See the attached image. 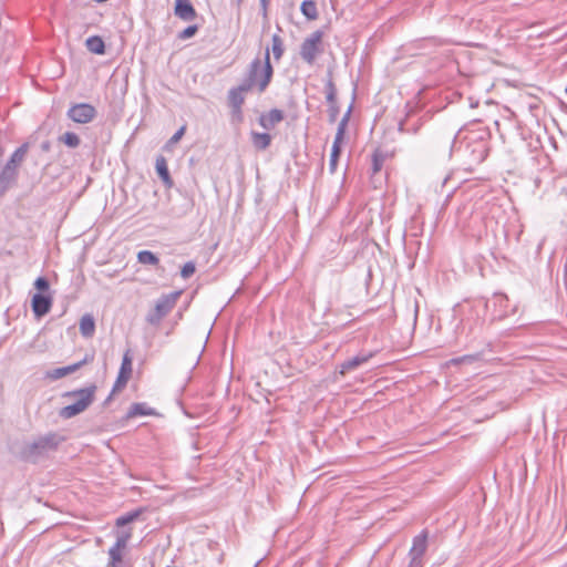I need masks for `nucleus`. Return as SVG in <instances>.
Instances as JSON below:
<instances>
[{
	"mask_svg": "<svg viewBox=\"0 0 567 567\" xmlns=\"http://www.w3.org/2000/svg\"><path fill=\"white\" fill-rule=\"evenodd\" d=\"M274 76V68L270 62V50L266 49L264 60L255 58L248 65L247 72L241 80L244 90H257L259 94L264 93L269 86Z\"/></svg>",
	"mask_w": 567,
	"mask_h": 567,
	"instance_id": "f257e3e1",
	"label": "nucleus"
},
{
	"mask_svg": "<svg viewBox=\"0 0 567 567\" xmlns=\"http://www.w3.org/2000/svg\"><path fill=\"white\" fill-rule=\"evenodd\" d=\"M464 140V156L467 159V164L473 166L484 162L489 152V130L483 126L471 130Z\"/></svg>",
	"mask_w": 567,
	"mask_h": 567,
	"instance_id": "f03ea898",
	"label": "nucleus"
},
{
	"mask_svg": "<svg viewBox=\"0 0 567 567\" xmlns=\"http://www.w3.org/2000/svg\"><path fill=\"white\" fill-rule=\"evenodd\" d=\"M64 440V436L55 432H49L44 435H40L32 442L23 445L20 451V458L24 462L37 463L41 457L48 455L50 452L56 451Z\"/></svg>",
	"mask_w": 567,
	"mask_h": 567,
	"instance_id": "7ed1b4c3",
	"label": "nucleus"
},
{
	"mask_svg": "<svg viewBox=\"0 0 567 567\" xmlns=\"http://www.w3.org/2000/svg\"><path fill=\"white\" fill-rule=\"evenodd\" d=\"M96 390V384L92 383L89 386L65 392L63 396L72 399L73 403L63 406L59 415L68 420L84 412L94 402Z\"/></svg>",
	"mask_w": 567,
	"mask_h": 567,
	"instance_id": "20e7f679",
	"label": "nucleus"
},
{
	"mask_svg": "<svg viewBox=\"0 0 567 567\" xmlns=\"http://www.w3.org/2000/svg\"><path fill=\"white\" fill-rule=\"evenodd\" d=\"M132 536V528L115 532V542L107 550L105 567H133V561L128 557V543Z\"/></svg>",
	"mask_w": 567,
	"mask_h": 567,
	"instance_id": "39448f33",
	"label": "nucleus"
},
{
	"mask_svg": "<svg viewBox=\"0 0 567 567\" xmlns=\"http://www.w3.org/2000/svg\"><path fill=\"white\" fill-rule=\"evenodd\" d=\"M182 293V290H177L162 295L156 300L154 309L146 315V322L154 327L159 326L162 320L175 308Z\"/></svg>",
	"mask_w": 567,
	"mask_h": 567,
	"instance_id": "423d86ee",
	"label": "nucleus"
},
{
	"mask_svg": "<svg viewBox=\"0 0 567 567\" xmlns=\"http://www.w3.org/2000/svg\"><path fill=\"white\" fill-rule=\"evenodd\" d=\"M323 31L316 30L307 37L300 45V58L309 65H313L318 55L323 53Z\"/></svg>",
	"mask_w": 567,
	"mask_h": 567,
	"instance_id": "0eeeda50",
	"label": "nucleus"
},
{
	"mask_svg": "<svg viewBox=\"0 0 567 567\" xmlns=\"http://www.w3.org/2000/svg\"><path fill=\"white\" fill-rule=\"evenodd\" d=\"M485 308L491 310L493 320H502L514 312L507 296L501 292L494 293L492 299L485 302Z\"/></svg>",
	"mask_w": 567,
	"mask_h": 567,
	"instance_id": "6e6552de",
	"label": "nucleus"
},
{
	"mask_svg": "<svg viewBox=\"0 0 567 567\" xmlns=\"http://www.w3.org/2000/svg\"><path fill=\"white\" fill-rule=\"evenodd\" d=\"M66 115L75 123L86 124L94 120L96 110L89 103H78L68 110Z\"/></svg>",
	"mask_w": 567,
	"mask_h": 567,
	"instance_id": "1a4fd4ad",
	"label": "nucleus"
},
{
	"mask_svg": "<svg viewBox=\"0 0 567 567\" xmlns=\"http://www.w3.org/2000/svg\"><path fill=\"white\" fill-rule=\"evenodd\" d=\"M132 355H131V350H126L124 355H123V359H122V364H121V368H120V372H118V375L114 382V385H113V389H112V393H115L117 391H121L122 389H124L131 378V374H132Z\"/></svg>",
	"mask_w": 567,
	"mask_h": 567,
	"instance_id": "9d476101",
	"label": "nucleus"
},
{
	"mask_svg": "<svg viewBox=\"0 0 567 567\" xmlns=\"http://www.w3.org/2000/svg\"><path fill=\"white\" fill-rule=\"evenodd\" d=\"M374 355V352L370 351V352H360L359 354L350 358V359H347L346 361H343L339 368H340V373L341 374H346L350 371H353L355 370L357 368H359L360 365L367 363L372 357Z\"/></svg>",
	"mask_w": 567,
	"mask_h": 567,
	"instance_id": "9b49d317",
	"label": "nucleus"
},
{
	"mask_svg": "<svg viewBox=\"0 0 567 567\" xmlns=\"http://www.w3.org/2000/svg\"><path fill=\"white\" fill-rule=\"evenodd\" d=\"M174 14L183 21H192L197 17L189 0H175Z\"/></svg>",
	"mask_w": 567,
	"mask_h": 567,
	"instance_id": "f8f14e48",
	"label": "nucleus"
},
{
	"mask_svg": "<svg viewBox=\"0 0 567 567\" xmlns=\"http://www.w3.org/2000/svg\"><path fill=\"white\" fill-rule=\"evenodd\" d=\"M285 114L279 109H271L268 113H264L259 116L258 123L265 130H272L277 124L282 122Z\"/></svg>",
	"mask_w": 567,
	"mask_h": 567,
	"instance_id": "ddd939ff",
	"label": "nucleus"
},
{
	"mask_svg": "<svg viewBox=\"0 0 567 567\" xmlns=\"http://www.w3.org/2000/svg\"><path fill=\"white\" fill-rule=\"evenodd\" d=\"M52 306V299L50 296L43 293H35L31 300L32 311L37 317L47 315Z\"/></svg>",
	"mask_w": 567,
	"mask_h": 567,
	"instance_id": "4468645a",
	"label": "nucleus"
},
{
	"mask_svg": "<svg viewBox=\"0 0 567 567\" xmlns=\"http://www.w3.org/2000/svg\"><path fill=\"white\" fill-rule=\"evenodd\" d=\"M427 537L429 533L426 529H423L419 535H416L412 540V547L409 550V556L424 557L427 549Z\"/></svg>",
	"mask_w": 567,
	"mask_h": 567,
	"instance_id": "2eb2a0df",
	"label": "nucleus"
},
{
	"mask_svg": "<svg viewBox=\"0 0 567 567\" xmlns=\"http://www.w3.org/2000/svg\"><path fill=\"white\" fill-rule=\"evenodd\" d=\"M94 360V354H85V357L76 362V363H73V364H70V365H66V367H62V368H58L53 371L52 373V377L55 378V379H60V378H63L68 374H71L73 372H75L76 370H79L81 367H83L84 364L86 363H90Z\"/></svg>",
	"mask_w": 567,
	"mask_h": 567,
	"instance_id": "dca6fc26",
	"label": "nucleus"
},
{
	"mask_svg": "<svg viewBox=\"0 0 567 567\" xmlns=\"http://www.w3.org/2000/svg\"><path fill=\"white\" fill-rule=\"evenodd\" d=\"M155 169H156L158 177L164 183V185L166 187L171 188L174 183H173V179L171 177V174H169V171L167 167L166 158L163 155H159L156 157Z\"/></svg>",
	"mask_w": 567,
	"mask_h": 567,
	"instance_id": "f3484780",
	"label": "nucleus"
},
{
	"mask_svg": "<svg viewBox=\"0 0 567 567\" xmlns=\"http://www.w3.org/2000/svg\"><path fill=\"white\" fill-rule=\"evenodd\" d=\"M250 92L249 90H244V85L240 83L237 86L231 87L228 91L227 100L229 107H238L243 106L245 103L244 94Z\"/></svg>",
	"mask_w": 567,
	"mask_h": 567,
	"instance_id": "a211bd4d",
	"label": "nucleus"
},
{
	"mask_svg": "<svg viewBox=\"0 0 567 567\" xmlns=\"http://www.w3.org/2000/svg\"><path fill=\"white\" fill-rule=\"evenodd\" d=\"M79 329L83 338H92L95 332V320L93 316L90 313L82 316L80 319Z\"/></svg>",
	"mask_w": 567,
	"mask_h": 567,
	"instance_id": "6ab92c4d",
	"label": "nucleus"
},
{
	"mask_svg": "<svg viewBox=\"0 0 567 567\" xmlns=\"http://www.w3.org/2000/svg\"><path fill=\"white\" fill-rule=\"evenodd\" d=\"M29 151V143H23L22 145H20L10 156V158L8 159V162L6 163L7 165H10L11 168L13 169H19V166L21 165V163L23 162L27 153Z\"/></svg>",
	"mask_w": 567,
	"mask_h": 567,
	"instance_id": "aec40b11",
	"label": "nucleus"
},
{
	"mask_svg": "<svg viewBox=\"0 0 567 567\" xmlns=\"http://www.w3.org/2000/svg\"><path fill=\"white\" fill-rule=\"evenodd\" d=\"M324 93L328 106L338 104L337 100V86L333 82L331 72L328 73V78L324 82Z\"/></svg>",
	"mask_w": 567,
	"mask_h": 567,
	"instance_id": "412c9836",
	"label": "nucleus"
},
{
	"mask_svg": "<svg viewBox=\"0 0 567 567\" xmlns=\"http://www.w3.org/2000/svg\"><path fill=\"white\" fill-rule=\"evenodd\" d=\"M153 414H155V411L147 406L146 403H133L126 413V417L132 419L135 416H146Z\"/></svg>",
	"mask_w": 567,
	"mask_h": 567,
	"instance_id": "4be33fe9",
	"label": "nucleus"
},
{
	"mask_svg": "<svg viewBox=\"0 0 567 567\" xmlns=\"http://www.w3.org/2000/svg\"><path fill=\"white\" fill-rule=\"evenodd\" d=\"M343 142L342 137L334 136V141L331 148L330 161H329V169L331 173H334L338 165V159L341 154V144Z\"/></svg>",
	"mask_w": 567,
	"mask_h": 567,
	"instance_id": "5701e85b",
	"label": "nucleus"
},
{
	"mask_svg": "<svg viewBox=\"0 0 567 567\" xmlns=\"http://www.w3.org/2000/svg\"><path fill=\"white\" fill-rule=\"evenodd\" d=\"M251 142L256 150L265 151L270 146L271 136L268 133L251 132Z\"/></svg>",
	"mask_w": 567,
	"mask_h": 567,
	"instance_id": "b1692460",
	"label": "nucleus"
},
{
	"mask_svg": "<svg viewBox=\"0 0 567 567\" xmlns=\"http://www.w3.org/2000/svg\"><path fill=\"white\" fill-rule=\"evenodd\" d=\"M86 49L95 54H104L105 53V44L101 37L92 35L85 41Z\"/></svg>",
	"mask_w": 567,
	"mask_h": 567,
	"instance_id": "393cba45",
	"label": "nucleus"
},
{
	"mask_svg": "<svg viewBox=\"0 0 567 567\" xmlns=\"http://www.w3.org/2000/svg\"><path fill=\"white\" fill-rule=\"evenodd\" d=\"M388 158V154L385 152H383L382 150L380 148H377L373 153H372V156H371V161H372V166H371V169H372V174H377L379 173L382 167H383V164L385 162V159Z\"/></svg>",
	"mask_w": 567,
	"mask_h": 567,
	"instance_id": "a878e982",
	"label": "nucleus"
},
{
	"mask_svg": "<svg viewBox=\"0 0 567 567\" xmlns=\"http://www.w3.org/2000/svg\"><path fill=\"white\" fill-rule=\"evenodd\" d=\"M301 13L309 20H316L319 16L317 3L313 0H305L300 6Z\"/></svg>",
	"mask_w": 567,
	"mask_h": 567,
	"instance_id": "bb28decb",
	"label": "nucleus"
},
{
	"mask_svg": "<svg viewBox=\"0 0 567 567\" xmlns=\"http://www.w3.org/2000/svg\"><path fill=\"white\" fill-rule=\"evenodd\" d=\"M271 52L276 61H279L285 53L284 40L277 33L272 34L271 37Z\"/></svg>",
	"mask_w": 567,
	"mask_h": 567,
	"instance_id": "cd10ccee",
	"label": "nucleus"
},
{
	"mask_svg": "<svg viewBox=\"0 0 567 567\" xmlns=\"http://www.w3.org/2000/svg\"><path fill=\"white\" fill-rule=\"evenodd\" d=\"M143 512H144L143 508H137V509H134L132 512H128V513L117 517L116 520H115V526L117 528L124 527L125 525H127V524L134 522L135 519H137Z\"/></svg>",
	"mask_w": 567,
	"mask_h": 567,
	"instance_id": "c85d7f7f",
	"label": "nucleus"
},
{
	"mask_svg": "<svg viewBox=\"0 0 567 567\" xmlns=\"http://www.w3.org/2000/svg\"><path fill=\"white\" fill-rule=\"evenodd\" d=\"M137 260L143 265L157 266L159 264L158 257L151 250L138 251Z\"/></svg>",
	"mask_w": 567,
	"mask_h": 567,
	"instance_id": "c756f323",
	"label": "nucleus"
},
{
	"mask_svg": "<svg viewBox=\"0 0 567 567\" xmlns=\"http://www.w3.org/2000/svg\"><path fill=\"white\" fill-rule=\"evenodd\" d=\"M59 142L71 148H76L81 144L80 137L73 132H66L59 136Z\"/></svg>",
	"mask_w": 567,
	"mask_h": 567,
	"instance_id": "7c9ffc66",
	"label": "nucleus"
},
{
	"mask_svg": "<svg viewBox=\"0 0 567 567\" xmlns=\"http://www.w3.org/2000/svg\"><path fill=\"white\" fill-rule=\"evenodd\" d=\"M351 112H352V105H350L348 107L346 114L340 120V122L338 124L336 136L344 138V134H346L348 122L350 120Z\"/></svg>",
	"mask_w": 567,
	"mask_h": 567,
	"instance_id": "2f4dec72",
	"label": "nucleus"
},
{
	"mask_svg": "<svg viewBox=\"0 0 567 567\" xmlns=\"http://www.w3.org/2000/svg\"><path fill=\"white\" fill-rule=\"evenodd\" d=\"M482 359L481 353L465 354L462 357H457L451 360L453 364H462V363H474Z\"/></svg>",
	"mask_w": 567,
	"mask_h": 567,
	"instance_id": "473e14b6",
	"label": "nucleus"
},
{
	"mask_svg": "<svg viewBox=\"0 0 567 567\" xmlns=\"http://www.w3.org/2000/svg\"><path fill=\"white\" fill-rule=\"evenodd\" d=\"M197 31H198V25L192 24V25H188L187 28H185L183 31H181L177 34V38L179 40H186V39L194 37L197 33Z\"/></svg>",
	"mask_w": 567,
	"mask_h": 567,
	"instance_id": "72a5a7b5",
	"label": "nucleus"
},
{
	"mask_svg": "<svg viewBox=\"0 0 567 567\" xmlns=\"http://www.w3.org/2000/svg\"><path fill=\"white\" fill-rule=\"evenodd\" d=\"M196 271V267H195V264L193 261H187L183 267H182V270H181V276L184 278V279H188L189 277H192L194 275V272Z\"/></svg>",
	"mask_w": 567,
	"mask_h": 567,
	"instance_id": "f704fd0d",
	"label": "nucleus"
},
{
	"mask_svg": "<svg viewBox=\"0 0 567 567\" xmlns=\"http://www.w3.org/2000/svg\"><path fill=\"white\" fill-rule=\"evenodd\" d=\"M419 128H420V124L409 126L408 122L405 120L400 121V123H399V131L402 133H414L415 134V133H417Z\"/></svg>",
	"mask_w": 567,
	"mask_h": 567,
	"instance_id": "c9c22d12",
	"label": "nucleus"
},
{
	"mask_svg": "<svg viewBox=\"0 0 567 567\" xmlns=\"http://www.w3.org/2000/svg\"><path fill=\"white\" fill-rule=\"evenodd\" d=\"M340 114L339 104L328 106V117L330 123H334Z\"/></svg>",
	"mask_w": 567,
	"mask_h": 567,
	"instance_id": "e433bc0d",
	"label": "nucleus"
},
{
	"mask_svg": "<svg viewBox=\"0 0 567 567\" xmlns=\"http://www.w3.org/2000/svg\"><path fill=\"white\" fill-rule=\"evenodd\" d=\"M34 287L39 291H47L49 289V281L44 277H38L34 281Z\"/></svg>",
	"mask_w": 567,
	"mask_h": 567,
	"instance_id": "4c0bfd02",
	"label": "nucleus"
},
{
	"mask_svg": "<svg viewBox=\"0 0 567 567\" xmlns=\"http://www.w3.org/2000/svg\"><path fill=\"white\" fill-rule=\"evenodd\" d=\"M186 127L182 126L179 130H177L173 136L169 138L168 144H175L177 143L184 135Z\"/></svg>",
	"mask_w": 567,
	"mask_h": 567,
	"instance_id": "58836bf2",
	"label": "nucleus"
},
{
	"mask_svg": "<svg viewBox=\"0 0 567 567\" xmlns=\"http://www.w3.org/2000/svg\"><path fill=\"white\" fill-rule=\"evenodd\" d=\"M410 563L408 567H423V557L409 556Z\"/></svg>",
	"mask_w": 567,
	"mask_h": 567,
	"instance_id": "ea45409f",
	"label": "nucleus"
},
{
	"mask_svg": "<svg viewBox=\"0 0 567 567\" xmlns=\"http://www.w3.org/2000/svg\"><path fill=\"white\" fill-rule=\"evenodd\" d=\"M241 107L243 106H238V107H230L231 109V116L233 118H235L236 121L238 122H241L243 121V111H241Z\"/></svg>",
	"mask_w": 567,
	"mask_h": 567,
	"instance_id": "a19ab883",
	"label": "nucleus"
},
{
	"mask_svg": "<svg viewBox=\"0 0 567 567\" xmlns=\"http://www.w3.org/2000/svg\"><path fill=\"white\" fill-rule=\"evenodd\" d=\"M259 2H260V8H261L262 17L267 18V16H268V7H269L270 0H259Z\"/></svg>",
	"mask_w": 567,
	"mask_h": 567,
	"instance_id": "79ce46f5",
	"label": "nucleus"
},
{
	"mask_svg": "<svg viewBox=\"0 0 567 567\" xmlns=\"http://www.w3.org/2000/svg\"><path fill=\"white\" fill-rule=\"evenodd\" d=\"M41 150H42L43 152H49V151L51 150V143H50V141H44V142H42V144H41Z\"/></svg>",
	"mask_w": 567,
	"mask_h": 567,
	"instance_id": "37998d69",
	"label": "nucleus"
},
{
	"mask_svg": "<svg viewBox=\"0 0 567 567\" xmlns=\"http://www.w3.org/2000/svg\"><path fill=\"white\" fill-rule=\"evenodd\" d=\"M112 394H113V393L111 392V394L106 398V400L104 401V405H105V404H107V403L111 401V399H112Z\"/></svg>",
	"mask_w": 567,
	"mask_h": 567,
	"instance_id": "c03bdc74",
	"label": "nucleus"
},
{
	"mask_svg": "<svg viewBox=\"0 0 567 567\" xmlns=\"http://www.w3.org/2000/svg\"><path fill=\"white\" fill-rule=\"evenodd\" d=\"M238 2H241V0H237Z\"/></svg>",
	"mask_w": 567,
	"mask_h": 567,
	"instance_id": "a18cd8bd",
	"label": "nucleus"
}]
</instances>
